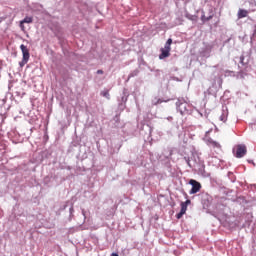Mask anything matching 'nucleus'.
Instances as JSON below:
<instances>
[{"mask_svg":"<svg viewBox=\"0 0 256 256\" xmlns=\"http://www.w3.org/2000/svg\"><path fill=\"white\" fill-rule=\"evenodd\" d=\"M173 44V39L169 38L165 43L164 48H161V54L159 55V59H167L171 55V45Z\"/></svg>","mask_w":256,"mask_h":256,"instance_id":"f257e3e1","label":"nucleus"},{"mask_svg":"<svg viewBox=\"0 0 256 256\" xmlns=\"http://www.w3.org/2000/svg\"><path fill=\"white\" fill-rule=\"evenodd\" d=\"M233 153L235 157H237V159H241L242 157H245V155H247V146H245L244 144L237 145L233 149Z\"/></svg>","mask_w":256,"mask_h":256,"instance_id":"f03ea898","label":"nucleus"},{"mask_svg":"<svg viewBox=\"0 0 256 256\" xmlns=\"http://www.w3.org/2000/svg\"><path fill=\"white\" fill-rule=\"evenodd\" d=\"M20 49L22 51V61L19 63L20 67H25V65H27V63L29 62V49L27 48V46H25L24 44H21Z\"/></svg>","mask_w":256,"mask_h":256,"instance_id":"7ed1b4c3","label":"nucleus"},{"mask_svg":"<svg viewBox=\"0 0 256 256\" xmlns=\"http://www.w3.org/2000/svg\"><path fill=\"white\" fill-rule=\"evenodd\" d=\"M189 184L192 185L190 195H195V193H199L201 191V183H199L197 180L191 179Z\"/></svg>","mask_w":256,"mask_h":256,"instance_id":"20e7f679","label":"nucleus"},{"mask_svg":"<svg viewBox=\"0 0 256 256\" xmlns=\"http://www.w3.org/2000/svg\"><path fill=\"white\" fill-rule=\"evenodd\" d=\"M191 205V200H186L185 202H182L180 204L181 210L180 212L176 215V219H181L187 213V206Z\"/></svg>","mask_w":256,"mask_h":256,"instance_id":"39448f33","label":"nucleus"},{"mask_svg":"<svg viewBox=\"0 0 256 256\" xmlns=\"http://www.w3.org/2000/svg\"><path fill=\"white\" fill-rule=\"evenodd\" d=\"M249 15V11L245 9H239L237 13L238 19H245Z\"/></svg>","mask_w":256,"mask_h":256,"instance_id":"423d86ee","label":"nucleus"},{"mask_svg":"<svg viewBox=\"0 0 256 256\" xmlns=\"http://www.w3.org/2000/svg\"><path fill=\"white\" fill-rule=\"evenodd\" d=\"M24 23H33V17H25L21 22H20V27L22 31L25 29V26H23Z\"/></svg>","mask_w":256,"mask_h":256,"instance_id":"0eeeda50","label":"nucleus"},{"mask_svg":"<svg viewBox=\"0 0 256 256\" xmlns=\"http://www.w3.org/2000/svg\"><path fill=\"white\" fill-rule=\"evenodd\" d=\"M202 21L205 23V21H211V19H213V14L209 15V16H205V14H203L201 16Z\"/></svg>","mask_w":256,"mask_h":256,"instance_id":"6e6552de","label":"nucleus"},{"mask_svg":"<svg viewBox=\"0 0 256 256\" xmlns=\"http://www.w3.org/2000/svg\"><path fill=\"white\" fill-rule=\"evenodd\" d=\"M101 96L105 97L106 99H111V96L109 94V90L101 92Z\"/></svg>","mask_w":256,"mask_h":256,"instance_id":"1a4fd4ad","label":"nucleus"},{"mask_svg":"<svg viewBox=\"0 0 256 256\" xmlns=\"http://www.w3.org/2000/svg\"><path fill=\"white\" fill-rule=\"evenodd\" d=\"M220 121H222L223 123H226L227 122V116L225 114H222L220 116Z\"/></svg>","mask_w":256,"mask_h":256,"instance_id":"9d476101","label":"nucleus"},{"mask_svg":"<svg viewBox=\"0 0 256 256\" xmlns=\"http://www.w3.org/2000/svg\"><path fill=\"white\" fill-rule=\"evenodd\" d=\"M238 77L240 79H245V73H243V72L239 73Z\"/></svg>","mask_w":256,"mask_h":256,"instance_id":"9b49d317","label":"nucleus"},{"mask_svg":"<svg viewBox=\"0 0 256 256\" xmlns=\"http://www.w3.org/2000/svg\"><path fill=\"white\" fill-rule=\"evenodd\" d=\"M212 145H213L214 147H221V145H219V143H217V142H213Z\"/></svg>","mask_w":256,"mask_h":256,"instance_id":"f8f14e48","label":"nucleus"},{"mask_svg":"<svg viewBox=\"0 0 256 256\" xmlns=\"http://www.w3.org/2000/svg\"><path fill=\"white\" fill-rule=\"evenodd\" d=\"M159 103H163L161 99H158L157 102L154 103V105H159Z\"/></svg>","mask_w":256,"mask_h":256,"instance_id":"ddd939ff","label":"nucleus"},{"mask_svg":"<svg viewBox=\"0 0 256 256\" xmlns=\"http://www.w3.org/2000/svg\"><path fill=\"white\" fill-rule=\"evenodd\" d=\"M187 161V165H188V167H193L192 165H191V161L188 159V160H186Z\"/></svg>","mask_w":256,"mask_h":256,"instance_id":"4468645a","label":"nucleus"},{"mask_svg":"<svg viewBox=\"0 0 256 256\" xmlns=\"http://www.w3.org/2000/svg\"><path fill=\"white\" fill-rule=\"evenodd\" d=\"M98 75H103V70H97Z\"/></svg>","mask_w":256,"mask_h":256,"instance_id":"2eb2a0df","label":"nucleus"},{"mask_svg":"<svg viewBox=\"0 0 256 256\" xmlns=\"http://www.w3.org/2000/svg\"><path fill=\"white\" fill-rule=\"evenodd\" d=\"M111 256H119L117 253H112Z\"/></svg>","mask_w":256,"mask_h":256,"instance_id":"dca6fc26","label":"nucleus"}]
</instances>
